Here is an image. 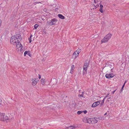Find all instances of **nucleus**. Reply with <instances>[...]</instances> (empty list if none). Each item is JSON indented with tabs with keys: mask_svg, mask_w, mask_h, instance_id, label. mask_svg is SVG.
<instances>
[{
	"mask_svg": "<svg viewBox=\"0 0 129 129\" xmlns=\"http://www.w3.org/2000/svg\"><path fill=\"white\" fill-rule=\"evenodd\" d=\"M22 39V38L20 35L16 34L14 36H12L10 39L11 43L13 44L15 43H19Z\"/></svg>",
	"mask_w": 129,
	"mask_h": 129,
	"instance_id": "obj_1",
	"label": "nucleus"
},
{
	"mask_svg": "<svg viewBox=\"0 0 129 129\" xmlns=\"http://www.w3.org/2000/svg\"><path fill=\"white\" fill-rule=\"evenodd\" d=\"M112 35V34H108L103 38L101 41V43H105L107 42L111 38Z\"/></svg>",
	"mask_w": 129,
	"mask_h": 129,
	"instance_id": "obj_2",
	"label": "nucleus"
},
{
	"mask_svg": "<svg viewBox=\"0 0 129 129\" xmlns=\"http://www.w3.org/2000/svg\"><path fill=\"white\" fill-rule=\"evenodd\" d=\"M90 62V61L87 60L85 61V63L84 64V67L83 68V70H84L85 71L86 73L87 68L89 66V63Z\"/></svg>",
	"mask_w": 129,
	"mask_h": 129,
	"instance_id": "obj_3",
	"label": "nucleus"
},
{
	"mask_svg": "<svg viewBox=\"0 0 129 129\" xmlns=\"http://www.w3.org/2000/svg\"><path fill=\"white\" fill-rule=\"evenodd\" d=\"M92 120V118H89L87 117L84 118L83 121L85 123H88L89 124H91Z\"/></svg>",
	"mask_w": 129,
	"mask_h": 129,
	"instance_id": "obj_4",
	"label": "nucleus"
},
{
	"mask_svg": "<svg viewBox=\"0 0 129 129\" xmlns=\"http://www.w3.org/2000/svg\"><path fill=\"white\" fill-rule=\"evenodd\" d=\"M0 119L2 121H4L5 118L4 117L5 114L4 113H0Z\"/></svg>",
	"mask_w": 129,
	"mask_h": 129,
	"instance_id": "obj_5",
	"label": "nucleus"
},
{
	"mask_svg": "<svg viewBox=\"0 0 129 129\" xmlns=\"http://www.w3.org/2000/svg\"><path fill=\"white\" fill-rule=\"evenodd\" d=\"M15 44L16 45L17 48L18 49L22 47V46L21 43L19 42V43H17L16 42V43H15L14 45Z\"/></svg>",
	"mask_w": 129,
	"mask_h": 129,
	"instance_id": "obj_6",
	"label": "nucleus"
},
{
	"mask_svg": "<svg viewBox=\"0 0 129 129\" xmlns=\"http://www.w3.org/2000/svg\"><path fill=\"white\" fill-rule=\"evenodd\" d=\"M12 118H11L10 117V116L9 117H8V116H6L5 117V120L7 122L11 121L12 120Z\"/></svg>",
	"mask_w": 129,
	"mask_h": 129,
	"instance_id": "obj_7",
	"label": "nucleus"
},
{
	"mask_svg": "<svg viewBox=\"0 0 129 129\" xmlns=\"http://www.w3.org/2000/svg\"><path fill=\"white\" fill-rule=\"evenodd\" d=\"M32 80H31V81H32V85L33 86H35L37 83L38 82V80L36 79H35V80H34V79H32Z\"/></svg>",
	"mask_w": 129,
	"mask_h": 129,
	"instance_id": "obj_8",
	"label": "nucleus"
},
{
	"mask_svg": "<svg viewBox=\"0 0 129 129\" xmlns=\"http://www.w3.org/2000/svg\"><path fill=\"white\" fill-rule=\"evenodd\" d=\"M112 74H106L105 77L107 78L110 79L113 77V76H112Z\"/></svg>",
	"mask_w": 129,
	"mask_h": 129,
	"instance_id": "obj_9",
	"label": "nucleus"
},
{
	"mask_svg": "<svg viewBox=\"0 0 129 129\" xmlns=\"http://www.w3.org/2000/svg\"><path fill=\"white\" fill-rule=\"evenodd\" d=\"M52 23L51 24L52 25L55 24L56 23V22H57V19L54 18L52 19Z\"/></svg>",
	"mask_w": 129,
	"mask_h": 129,
	"instance_id": "obj_10",
	"label": "nucleus"
},
{
	"mask_svg": "<svg viewBox=\"0 0 129 129\" xmlns=\"http://www.w3.org/2000/svg\"><path fill=\"white\" fill-rule=\"evenodd\" d=\"M58 16L61 19H64L65 18L64 16L61 14H59L58 15Z\"/></svg>",
	"mask_w": 129,
	"mask_h": 129,
	"instance_id": "obj_11",
	"label": "nucleus"
},
{
	"mask_svg": "<svg viewBox=\"0 0 129 129\" xmlns=\"http://www.w3.org/2000/svg\"><path fill=\"white\" fill-rule=\"evenodd\" d=\"M52 19L51 20L48 21L46 23V25H52V24H51L52 23Z\"/></svg>",
	"mask_w": 129,
	"mask_h": 129,
	"instance_id": "obj_12",
	"label": "nucleus"
},
{
	"mask_svg": "<svg viewBox=\"0 0 129 129\" xmlns=\"http://www.w3.org/2000/svg\"><path fill=\"white\" fill-rule=\"evenodd\" d=\"M74 69V66L73 65L72 66V68L70 70V73L72 74V72H73Z\"/></svg>",
	"mask_w": 129,
	"mask_h": 129,
	"instance_id": "obj_13",
	"label": "nucleus"
},
{
	"mask_svg": "<svg viewBox=\"0 0 129 129\" xmlns=\"http://www.w3.org/2000/svg\"><path fill=\"white\" fill-rule=\"evenodd\" d=\"M75 128L76 127L74 126H71L67 127V129H73Z\"/></svg>",
	"mask_w": 129,
	"mask_h": 129,
	"instance_id": "obj_14",
	"label": "nucleus"
},
{
	"mask_svg": "<svg viewBox=\"0 0 129 129\" xmlns=\"http://www.w3.org/2000/svg\"><path fill=\"white\" fill-rule=\"evenodd\" d=\"M100 11L102 13L103 12V5H100Z\"/></svg>",
	"mask_w": 129,
	"mask_h": 129,
	"instance_id": "obj_15",
	"label": "nucleus"
},
{
	"mask_svg": "<svg viewBox=\"0 0 129 129\" xmlns=\"http://www.w3.org/2000/svg\"><path fill=\"white\" fill-rule=\"evenodd\" d=\"M99 5L98 4H97L95 5H92V6L93 7H94V8H93V9H95L97 8L98 7H99Z\"/></svg>",
	"mask_w": 129,
	"mask_h": 129,
	"instance_id": "obj_16",
	"label": "nucleus"
},
{
	"mask_svg": "<svg viewBox=\"0 0 129 129\" xmlns=\"http://www.w3.org/2000/svg\"><path fill=\"white\" fill-rule=\"evenodd\" d=\"M45 79L43 78H42L41 80V83L43 85L44 83Z\"/></svg>",
	"mask_w": 129,
	"mask_h": 129,
	"instance_id": "obj_17",
	"label": "nucleus"
},
{
	"mask_svg": "<svg viewBox=\"0 0 129 129\" xmlns=\"http://www.w3.org/2000/svg\"><path fill=\"white\" fill-rule=\"evenodd\" d=\"M97 105L96 103V102H95L93 103L92 105V107H96L97 106Z\"/></svg>",
	"mask_w": 129,
	"mask_h": 129,
	"instance_id": "obj_18",
	"label": "nucleus"
},
{
	"mask_svg": "<svg viewBox=\"0 0 129 129\" xmlns=\"http://www.w3.org/2000/svg\"><path fill=\"white\" fill-rule=\"evenodd\" d=\"M78 55L79 54H77V53L76 52H74L73 54V55H75V58L77 57L78 56Z\"/></svg>",
	"mask_w": 129,
	"mask_h": 129,
	"instance_id": "obj_19",
	"label": "nucleus"
},
{
	"mask_svg": "<svg viewBox=\"0 0 129 129\" xmlns=\"http://www.w3.org/2000/svg\"><path fill=\"white\" fill-rule=\"evenodd\" d=\"M105 101L104 99H103L102 101V102L101 103L100 105V106H102L103 105L104 103V102Z\"/></svg>",
	"mask_w": 129,
	"mask_h": 129,
	"instance_id": "obj_20",
	"label": "nucleus"
},
{
	"mask_svg": "<svg viewBox=\"0 0 129 129\" xmlns=\"http://www.w3.org/2000/svg\"><path fill=\"white\" fill-rule=\"evenodd\" d=\"M32 36L33 35H31L30 36V38L28 39V40H29V42L30 43H31L32 41L31 38L32 37Z\"/></svg>",
	"mask_w": 129,
	"mask_h": 129,
	"instance_id": "obj_21",
	"label": "nucleus"
},
{
	"mask_svg": "<svg viewBox=\"0 0 129 129\" xmlns=\"http://www.w3.org/2000/svg\"><path fill=\"white\" fill-rule=\"evenodd\" d=\"M81 52V50L80 49H78L76 51V52L77 53V54H79V53Z\"/></svg>",
	"mask_w": 129,
	"mask_h": 129,
	"instance_id": "obj_22",
	"label": "nucleus"
},
{
	"mask_svg": "<svg viewBox=\"0 0 129 129\" xmlns=\"http://www.w3.org/2000/svg\"><path fill=\"white\" fill-rule=\"evenodd\" d=\"M126 81L124 83L122 87V88H121V89L120 90V91H122V89H123V87H124V85H125V83H126Z\"/></svg>",
	"mask_w": 129,
	"mask_h": 129,
	"instance_id": "obj_23",
	"label": "nucleus"
},
{
	"mask_svg": "<svg viewBox=\"0 0 129 129\" xmlns=\"http://www.w3.org/2000/svg\"><path fill=\"white\" fill-rule=\"evenodd\" d=\"M82 94H81V95H80V94H79L78 95V97L79 98V97H83V92H82Z\"/></svg>",
	"mask_w": 129,
	"mask_h": 129,
	"instance_id": "obj_24",
	"label": "nucleus"
},
{
	"mask_svg": "<svg viewBox=\"0 0 129 129\" xmlns=\"http://www.w3.org/2000/svg\"><path fill=\"white\" fill-rule=\"evenodd\" d=\"M92 120H91V124H93L95 123V122H94V120H93V118H92Z\"/></svg>",
	"mask_w": 129,
	"mask_h": 129,
	"instance_id": "obj_25",
	"label": "nucleus"
},
{
	"mask_svg": "<svg viewBox=\"0 0 129 129\" xmlns=\"http://www.w3.org/2000/svg\"><path fill=\"white\" fill-rule=\"evenodd\" d=\"M82 112L83 111H78L77 112V114H80L82 113Z\"/></svg>",
	"mask_w": 129,
	"mask_h": 129,
	"instance_id": "obj_26",
	"label": "nucleus"
},
{
	"mask_svg": "<svg viewBox=\"0 0 129 129\" xmlns=\"http://www.w3.org/2000/svg\"><path fill=\"white\" fill-rule=\"evenodd\" d=\"M93 119L94 120V122H95V123L97 122L98 121L96 118H94Z\"/></svg>",
	"mask_w": 129,
	"mask_h": 129,
	"instance_id": "obj_27",
	"label": "nucleus"
},
{
	"mask_svg": "<svg viewBox=\"0 0 129 129\" xmlns=\"http://www.w3.org/2000/svg\"><path fill=\"white\" fill-rule=\"evenodd\" d=\"M101 102V101H98L96 102V103L97 105H99L100 104V102Z\"/></svg>",
	"mask_w": 129,
	"mask_h": 129,
	"instance_id": "obj_28",
	"label": "nucleus"
},
{
	"mask_svg": "<svg viewBox=\"0 0 129 129\" xmlns=\"http://www.w3.org/2000/svg\"><path fill=\"white\" fill-rule=\"evenodd\" d=\"M38 26V25L37 24H36L34 25V27L35 29H36Z\"/></svg>",
	"mask_w": 129,
	"mask_h": 129,
	"instance_id": "obj_29",
	"label": "nucleus"
},
{
	"mask_svg": "<svg viewBox=\"0 0 129 129\" xmlns=\"http://www.w3.org/2000/svg\"><path fill=\"white\" fill-rule=\"evenodd\" d=\"M28 53V51H25L24 52V56H26V54H27Z\"/></svg>",
	"mask_w": 129,
	"mask_h": 129,
	"instance_id": "obj_30",
	"label": "nucleus"
},
{
	"mask_svg": "<svg viewBox=\"0 0 129 129\" xmlns=\"http://www.w3.org/2000/svg\"><path fill=\"white\" fill-rule=\"evenodd\" d=\"M28 53L27 55H28L29 56H31V55L30 54V51H28Z\"/></svg>",
	"mask_w": 129,
	"mask_h": 129,
	"instance_id": "obj_31",
	"label": "nucleus"
},
{
	"mask_svg": "<svg viewBox=\"0 0 129 129\" xmlns=\"http://www.w3.org/2000/svg\"><path fill=\"white\" fill-rule=\"evenodd\" d=\"M82 113H84V114H86L87 113V111L86 110L82 111Z\"/></svg>",
	"mask_w": 129,
	"mask_h": 129,
	"instance_id": "obj_32",
	"label": "nucleus"
},
{
	"mask_svg": "<svg viewBox=\"0 0 129 129\" xmlns=\"http://www.w3.org/2000/svg\"><path fill=\"white\" fill-rule=\"evenodd\" d=\"M109 95V94H107V95L104 98V99L105 100V99L107 97H108V95Z\"/></svg>",
	"mask_w": 129,
	"mask_h": 129,
	"instance_id": "obj_33",
	"label": "nucleus"
},
{
	"mask_svg": "<svg viewBox=\"0 0 129 129\" xmlns=\"http://www.w3.org/2000/svg\"><path fill=\"white\" fill-rule=\"evenodd\" d=\"M102 117H98L97 119H102Z\"/></svg>",
	"mask_w": 129,
	"mask_h": 129,
	"instance_id": "obj_34",
	"label": "nucleus"
},
{
	"mask_svg": "<svg viewBox=\"0 0 129 129\" xmlns=\"http://www.w3.org/2000/svg\"><path fill=\"white\" fill-rule=\"evenodd\" d=\"M2 21L0 19V26H1L2 23Z\"/></svg>",
	"mask_w": 129,
	"mask_h": 129,
	"instance_id": "obj_35",
	"label": "nucleus"
},
{
	"mask_svg": "<svg viewBox=\"0 0 129 129\" xmlns=\"http://www.w3.org/2000/svg\"><path fill=\"white\" fill-rule=\"evenodd\" d=\"M76 104L75 103H73V105L74 106H75L76 105Z\"/></svg>",
	"mask_w": 129,
	"mask_h": 129,
	"instance_id": "obj_36",
	"label": "nucleus"
},
{
	"mask_svg": "<svg viewBox=\"0 0 129 129\" xmlns=\"http://www.w3.org/2000/svg\"><path fill=\"white\" fill-rule=\"evenodd\" d=\"M39 78L40 79L41 78V76L40 74H39Z\"/></svg>",
	"mask_w": 129,
	"mask_h": 129,
	"instance_id": "obj_37",
	"label": "nucleus"
},
{
	"mask_svg": "<svg viewBox=\"0 0 129 129\" xmlns=\"http://www.w3.org/2000/svg\"><path fill=\"white\" fill-rule=\"evenodd\" d=\"M2 102V100L0 99V105H1Z\"/></svg>",
	"mask_w": 129,
	"mask_h": 129,
	"instance_id": "obj_38",
	"label": "nucleus"
},
{
	"mask_svg": "<svg viewBox=\"0 0 129 129\" xmlns=\"http://www.w3.org/2000/svg\"><path fill=\"white\" fill-rule=\"evenodd\" d=\"M94 2L95 3H96V1H97V2L98 1H97L96 0H94Z\"/></svg>",
	"mask_w": 129,
	"mask_h": 129,
	"instance_id": "obj_39",
	"label": "nucleus"
},
{
	"mask_svg": "<svg viewBox=\"0 0 129 129\" xmlns=\"http://www.w3.org/2000/svg\"><path fill=\"white\" fill-rule=\"evenodd\" d=\"M115 90L114 91H113V92H112V93L113 94L115 92Z\"/></svg>",
	"mask_w": 129,
	"mask_h": 129,
	"instance_id": "obj_40",
	"label": "nucleus"
},
{
	"mask_svg": "<svg viewBox=\"0 0 129 129\" xmlns=\"http://www.w3.org/2000/svg\"><path fill=\"white\" fill-rule=\"evenodd\" d=\"M59 8V6H58V8H56V9H56H56H57L58 8Z\"/></svg>",
	"mask_w": 129,
	"mask_h": 129,
	"instance_id": "obj_41",
	"label": "nucleus"
},
{
	"mask_svg": "<svg viewBox=\"0 0 129 129\" xmlns=\"http://www.w3.org/2000/svg\"><path fill=\"white\" fill-rule=\"evenodd\" d=\"M107 113H106L105 114H104V115H105L107 114Z\"/></svg>",
	"mask_w": 129,
	"mask_h": 129,
	"instance_id": "obj_42",
	"label": "nucleus"
},
{
	"mask_svg": "<svg viewBox=\"0 0 129 129\" xmlns=\"http://www.w3.org/2000/svg\"><path fill=\"white\" fill-rule=\"evenodd\" d=\"M54 81L56 82V79H54Z\"/></svg>",
	"mask_w": 129,
	"mask_h": 129,
	"instance_id": "obj_43",
	"label": "nucleus"
},
{
	"mask_svg": "<svg viewBox=\"0 0 129 129\" xmlns=\"http://www.w3.org/2000/svg\"><path fill=\"white\" fill-rule=\"evenodd\" d=\"M111 99V98L110 97V98H108V99L109 100V99Z\"/></svg>",
	"mask_w": 129,
	"mask_h": 129,
	"instance_id": "obj_44",
	"label": "nucleus"
},
{
	"mask_svg": "<svg viewBox=\"0 0 129 129\" xmlns=\"http://www.w3.org/2000/svg\"><path fill=\"white\" fill-rule=\"evenodd\" d=\"M84 74H85V73L84 72L83 73V74L84 75Z\"/></svg>",
	"mask_w": 129,
	"mask_h": 129,
	"instance_id": "obj_45",
	"label": "nucleus"
},
{
	"mask_svg": "<svg viewBox=\"0 0 129 129\" xmlns=\"http://www.w3.org/2000/svg\"><path fill=\"white\" fill-rule=\"evenodd\" d=\"M12 19H14V18H13H13H12Z\"/></svg>",
	"mask_w": 129,
	"mask_h": 129,
	"instance_id": "obj_46",
	"label": "nucleus"
},
{
	"mask_svg": "<svg viewBox=\"0 0 129 129\" xmlns=\"http://www.w3.org/2000/svg\"><path fill=\"white\" fill-rule=\"evenodd\" d=\"M103 119H104V118H103Z\"/></svg>",
	"mask_w": 129,
	"mask_h": 129,
	"instance_id": "obj_47",
	"label": "nucleus"
},
{
	"mask_svg": "<svg viewBox=\"0 0 129 129\" xmlns=\"http://www.w3.org/2000/svg\"><path fill=\"white\" fill-rule=\"evenodd\" d=\"M108 101H109V100H108Z\"/></svg>",
	"mask_w": 129,
	"mask_h": 129,
	"instance_id": "obj_48",
	"label": "nucleus"
}]
</instances>
